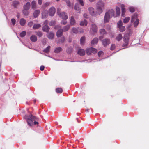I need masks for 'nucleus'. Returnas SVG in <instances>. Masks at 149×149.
Listing matches in <instances>:
<instances>
[{"instance_id":"nucleus-1","label":"nucleus","mask_w":149,"mask_h":149,"mask_svg":"<svg viewBox=\"0 0 149 149\" xmlns=\"http://www.w3.org/2000/svg\"><path fill=\"white\" fill-rule=\"evenodd\" d=\"M25 118L27 120L28 125L30 126H32L38 124V122L37 121L38 120V118L32 115H26Z\"/></svg>"},{"instance_id":"nucleus-2","label":"nucleus","mask_w":149,"mask_h":149,"mask_svg":"<svg viewBox=\"0 0 149 149\" xmlns=\"http://www.w3.org/2000/svg\"><path fill=\"white\" fill-rule=\"evenodd\" d=\"M96 7L98 15H100L105 9L104 3L102 0H99L96 3Z\"/></svg>"},{"instance_id":"nucleus-3","label":"nucleus","mask_w":149,"mask_h":149,"mask_svg":"<svg viewBox=\"0 0 149 149\" xmlns=\"http://www.w3.org/2000/svg\"><path fill=\"white\" fill-rule=\"evenodd\" d=\"M114 11L111 9L106 12L104 17V22H108L110 19L114 15Z\"/></svg>"},{"instance_id":"nucleus-4","label":"nucleus","mask_w":149,"mask_h":149,"mask_svg":"<svg viewBox=\"0 0 149 149\" xmlns=\"http://www.w3.org/2000/svg\"><path fill=\"white\" fill-rule=\"evenodd\" d=\"M86 52L88 55H90L91 53L95 54L97 53V50L95 48L91 47L90 48H87L86 49Z\"/></svg>"},{"instance_id":"nucleus-5","label":"nucleus","mask_w":149,"mask_h":149,"mask_svg":"<svg viewBox=\"0 0 149 149\" xmlns=\"http://www.w3.org/2000/svg\"><path fill=\"white\" fill-rule=\"evenodd\" d=\"M89 14L92 16H95L98 14V12L96 11L94 8L92 7H89L88 8Z\"/></svg>"},{"instance_id":"nucleus-6","label":"nucleus","mask_w":149,"mask_h":149,"mask_svg":"<svg viewBox=\"0 0 149 149\" xmlns=\"http://www.w3.org/2000/svg\"><path fill=\"white\" fill-rule=\"evenodd\" d=\"M117 26L119 30L121 32H123L125 29V27L122 25V22L120 20L118 22Z\"/></svg>"},{"instance_id":"nucleus-7","label":"nucleus","mask_w":149,"mask_h":149,"mask_svg":"<svg viewBox=\"0 0 149 149\" xmlns=\"http://www.w3.org/2000/svg\"><path fill=\"white\" fill-rule=\"evenodd\" d=\"M57 13L60 15V17H61L63 20H66L68 18V17L65 12L59 13L57 12Z\"/></svg>"},{"instance_id":"nucleus-8","label":"nucleus","mask_w":149,"mask_h":149,"mask_svg":"<svg viewBox=\"0 0 149 149\" xmlns=\"http://www.w3.org/2000/svg\"><path fill=\"white\" fill-rule=\"evenodd\" d=\"M97 26L96 24H93L91 25L90 28L91 31H92L94 33H96L97 32Z\"/></svg>"},{"instance_id":"nucleus-9","label":"nucleus","mask_w":149,"mask_h":149,"mask_svg":"<svg viewBox=\"0 0 149 149\" xmlns=\"http://www.w3.org/2000/svg\"><path fill=\"white\" fill-rule=\"evenodd\" d=\"M110 43V40L109 39L106 38L102 40V45L104 47H106Z\"/></svg>"},{"instance_id":"nucleus-10","label":"nucleus","mask_w":149,"mask_h":149,"mask_svg":"<svg viewBox=\"0 0 149 149\" xmlns=\"http://www.w3.org/2000/svg\"><path fill=\"white\" fill-rule=\"evenodd\" d=\"M123 40L125 43L123 44V47H126L127 46L128 44L129 38L128 36H125L123 37Z\"/></svg>"},{"instance_id":"nucleus-11","label":"nucleus","mask_w":149,"mask_h":149,"mask_svg":"<svg viewBox=\"0 0 149 149\" xmlns=\"http://www.w3.org/2000/svg\"><path fill=\"white\" fill-rule=\"evenodd\" d=\"M56 12V9L54 7H51L49 9V15L51 16H53Z\"/></svg>"},{"instance_id":"nucleus-12","label":"nucleus","mask_w":149,"mask_h":149,"mask_svg":"<svg viewBox=\"0 0 149 149\" xmlns=\"http://www.w3.org/2000/svg\"><path fill=\"white\" fill-rule=\"evenodd\" d=\"M76 24V22L74 17L72 16L70 18V25L71 26L74 25Z\"/></svg>"},{"instance_id":"nucleus-13","label":"nucleus","mask_w":149,"mask_h":149,"mask_svg":"<svg viewBox=\"0 0 149 149\" xmlns=\"http://www.w3.org/2000/svg\"><path fill=\"white\" fill-rule=\"evenodd\" d=\"M77 53L80 56H82L85 55V51L84 49H80L78 50Z\"/></svg>"},{"instance_id":"nucleus-14","label":"nucleus","mask_w":149,"mask_h":149,"mask_svg":"<svg viewBox=\"0 0 149 149\" xmlns=\"http://www.w3.org/2000/svg\"><path fill=\"white\" fill-rule=\"evenodd\" d=\"M74 9L78 13H79L80 11V8L79 4L78 3L76 4L74 6Z\"/></svg>"},{"instance_id":"nucleus-15","label":"nucleus","mask_w":149,"mask_h":149,"mask_svg":"<svg viewBox=\"0 0 149 149\" xmlns=\"http://www.w3.org/2000/svg\"><path fill=\"white\" fill-rule=\"evenodd\" d=\"M121 7L122 10L121 16L123 17H124L125 13V9L124 8V6L123 4L121 5Z\"/></svg>"},{"instance_id":"nucleus-16","label":"nucleus","mask_w":149,"mask_h":149,"mask_svg":"<svg viewBox=\"0 0 149 149\" xmlns=\"http://www.w3.org/2000/svg\"><path fill=\"white\" fill-rule=\"evenodd\" d=\"M49 27L47 25H45L42 28V29L44 31L48 32L49 30Z\"/></svg>"},{"instance_id":"nucleus-17","label":"nucleus","mask_w":149,"mask_h":149,"mask_svg":"<svg viewBox=\"0 0 149 149\" xmlns=\"http://www.w3.org/2000/svg\"><path fill=\"white\" fill-rule=\"evenodd\" d=\"M42 17L43 19L47 18L48 16L47 12V11H45L42 13Z\"/></svg>"},{"instance_id":"nucleus-18","label":"nucleus","mask_w":149,"mask_h":149,"mask_svg":"<svg viewBox=\"0 0 149 149\" xmlns=\"http://www.w3.org/2000/svg\"><path fill=\"white\" fill-rule=\"evenodd\" d=\"M63 32L62 29H59L56 32V36L57 37H61L62 35Z\"/></svg>"},{"instance_id":"nucleus-19","label":"nucleus","mask_w":149,"mask_h":149,"mask_svg":"<svg viewBox=\"0 0 149 149\" xmlns=\"http://www.w3.org/2000/svg\"><path fill=\"white\" fill-rule=\"evenodd\" d=\"M70 25L68 24L65 26L62 29L63 32H66L68 31L70 29Z\"/></svg>"},{"instance_id":"nucleus-20","label":"nucleus","mask_w":149,"mask_h":149,"mask_svg":"<svg viewBox=\"0 0 149 149\" xmlns=\"http://www.w3.org/2000/svg\"><path fill=\"white\" fill-rule=\"evenodd\" d=\"M20 24L21 26H24L26 23V20L24 18H21L20 20Z\"/></svg>"},{"instance_id":"nucleus-21","label":"nucleus","mask_w":149,"mask_h":149,"mask_svg":"<svg viewBox=\"0 0 149 149\" xmlns=\"http://www.w3.org/2000/svg\"><path fill=\"white\" fill-rule=\"evenodd\" d=\"M137 15L136 14H134L132 17V19L131 22H133L134 21H136V19H138L137 18Z\"/></svg>"},{"instance_id":"nucleus-22","label":"nucleus","mask_w":149,"mask_h":149,"mask_svg":"<svg viewBox=\"0 0 149 149\" xmlns=\"http://www.w3.org/2000/svg\"><path fill=\"white\" fill-rule=\"evenodd\" d=\"M40 11L38 10H36L34 12L33 15L34 18H36L38 17V15H39Z\"/></svg>"},{"instance_id":"nucleus-23","label":"nucleus","mask_w":149,"mask_h":149,"mask_svg":"<svg viewBox=\"0 0 149 149\" xmlns=\"http://www.w3.org/2000/svg\"><path fill=\"white\" fill-rule=\"evenodd\" d=\"M87 22L86 19L81 21L80 23V25L81 26H85L87 24Z\"/></svg>"},{"instance_id":"nucleus-24","label":"nucleus","mask_w":149,"mask_h":149,"mask_svg":"<svg viewBox=\"0 0 149 149\" xmlns=\"http://www.w3.org/2000/svg\"><path fill=\"white\" fill-rule=\"evenodd\" d=\"M47 36L49 39H52L54 37V34L52 32H50L47 34Z\"/></svg>"},{"instance_id":"nucleus-25","label":"nucleus","mask_w":149,"mask_h":149,"mask_svg":"<svg viewBox=\"0 0 149 149\" xmlns=\"http://www.w3.org/2000/svg\"><path fill=\"white\" fill-rule=\"evenodd\" d=\"M30 6V3L29 2H27L24 6V9L29 10Z\"/></svg>"},{"instance_id":"nucleus-26","label":"nucleus","mask_w":149,"mask_h":149,"mask_svg":"<svg viewBox=\"0 0 149 149\" xmlns=\"http://www.w3.org/2000/svg\"><path fill=\"white\" fill-rule=\"evenodd\" d=\"M99 32L101 35H104L106 34L107 32L105 30L103 29H101L99 30Z\"/></svg>"},{"instance_id":"nucleus-27","label":"nucleus","mask_w":149,"mask_h":149,"mask_svg":"<svg viewBox=\"0 0 149 149\" xmlns=\"http://www.w3.org/2000/svg\"><path fill=\"white\" fill-rule=\"evenodd\" d=\"M98 41V38H95L91 41V44L93 45L96 44L97 43Z\"/></svg>"},{"instance_id":"nucleus-28","label":"nucleus","mask_w":149,"mask_h":149,"mask_svg":"<svg viewBox=\"0 0 149 149\" xmlns=\"http://www.w3.org/2000/svg\"><path fill=\"white\" fill-rule=\"evenodd\" d=\"M31 41L33 42H35L37 41V38L36 36L35 35H32L30 38Z\"/></svg>"},{"instance_id":"nucleus-29","label":"nucleus","mask_w":149,"mask_h":149,"mask_svg":"<svg viewBox=\"0 0 149 149\" xmlns=\"http://www.w3.org/2000/svg\"><path fill=\"white\" fill-rule=\"evenodd\" d=\"M41 26L40 24H36L34 25L33 27V29H37Z\"/></svg>"},{"instance_id":"nucleus-30","label":"nucleus","mask_w":149,"mask_h":149,"mask_svg":"<svg viewBox=\"0 0 149 149\" xmlns=\"http://www.w3.org/2000/svg\"><path fill=\"white\" fill-rule=\"evenodd\" d=\"M122 38L121 34H120L116 36V39L118 41H120L122 39Z\"/></svg>"},{"instance_id":"nucleus-31","label":"nucleus","mask_w":149,"mask_h":149,"mask_svg":"<svg viewBox=\"0 0 149 149\" xmlns=\"http://www.w3.org/2000/svg\"><path fill=\"white\" fill-rule=\"evenodd\" d=\"M85 38L84 37H82L80 40V43L81 45H83L84 43Z\"/></svg>"},{"instance_id":"nucleus-32","label":"nucleus","mask_w":149,"mask_h":149,"mask_svg":"<svg viewBox=\"0 0 149 149\" xmlns=\"http://www.w3.org/2000/svg\"><path fill=\"white\" fill-rule=\"evenodd\" d=\"M78 28L73 27L72 29V32L74 33H77L78 32Z\"/></svg>"},{"instance_id":"nucleus-33","label":"nucleus","mask_w":149,"mask_h":149,"mask_svg":"<svg viewBox=\"0 0 149 149\" xmlns=\"http://www.w3.org/2000/svg\"><path fill=\"white\" fill-rule=\"evenodd\" d=\"M62 49L61 47H58L56 48L55 50L54 51V52L55 53H59L60 51H61L62 50Z\"/></svg>"},{"instance_id":"nucleus-34","label":"nucleus","mask_w":149,"mask_h":149,"mask_svg":"<svg viewBox=\"0 0 149 149\" xmlns=\"http://www.w3.org/2000/svg\"><path fill=\"white\" fill-rule=\"evenodd\" d=\"M139 22V19H136V20L134 22V27H136Z\"/></svg>"},{"instance_id":"nucleus-35","label":"nucleus","mask_w":149,"mask_h":149,"mask_svg":"<svg viewBox=\"0 0 149 149\" xmlns=\"http://www.w3.org/2000/svg\"><path fill=\"white\" fill-rule=\"evenodd\" d=\"M31 6L32 8L34 9L36 8V2L34 1H32L31 3Z\"/></svg>"},{"instance_id":"nucleus-36","label":"nucleus","mask_w":149,"mask_h":149,"mask_svg":"<svg viewBox=\"0 0 149 149\" xmlns=\"http://www.w3.org/2000/svg\"><path fill=\"white\" fill-rule=\"evenodd\" d=\"M130 19V18L129 17H126L123 19V22L126 23L128 22Z\"/></svg>"},{"instance_id":"nucleus-37","label":"nucleus","mask_w":149,"mask_h":149,"mask_svg":"<svg viewBox=\"0 0 149 149\" xmlns=\"http://www.w3.org/2000/svg\"><path fill=\"white\" fill-rule=\"evenodd\" d=\"M19 3V2L17 1H14L13 2V5L15 8H16L17 6L18 5Z\"/></svg>"},{"instance_id":"nucleus-38","label":"nucleus","mask_w":149,"mask_h":149,"mask_svg":"<svg viewBox=\"0 0 149 149\" xmlns=\"http://www.w3.org/2000/svg\"><path fill=\"white\" fill-rule=\"evenodd\" d=\"M116 13L117 15H119L120 14V9L118 7H116Z\"/></svg>"},{"instance_id":"nucleus-39","label":"nucleus","mask_w":149,"mask_h":149,"mask_svg":"<svg viewBox=\"0 0 149 149\" xmlns=\"http://www.w3.org/2000/svg\"><path fill=\"white\" fill-rule=\"evenodd\" d=\"M50 48V46H48L46 49L44 50L43 52L45 53L48 52L49 51Z\"/></svg>"},{"instance_id":"nucleus-40","label":"nucleus","mask_w":149,"mask_h":149,"mask_svg":"<svg viewBox=\"0 0 149 149\" xmlns=\"http://www.w3.org/2000/svg\"><path fill=\"white\" fill-rule=\"evenodd\" d=\"M56 91L57 93H61L63 91L62 88H58L56 89Z\"/></svg>"},{"instance_id":"nucleus-41","label":"nucleus","mask_w":149,"mask_h":149,"mask_svg":"<svg viewBox=\"0 0 149 149\" xmlns=\"http://www.w3.org/2000/svg\"><path fill=\"white\" fill-rule=\"evenodd\" d=\"M28 10L24 9L23 11V13L25 15H27L29 14V12L28 11Z\"/></svg>"},{"instance_id":"nucleus-42","label":"nucleus","mask_w":149,"mask_h":149,"mask_svg":"<svg viewBox=\"0 0 149 149\" xmlns=\"http://www.w3.org/2000/svg\"><path fill=\"white\" fill-rule=\"evenodd\" d=\"M26 33L25 31H23L20 33V35L21 37H24L25 36Z\"/></svg>"},{"instance_id":"nucleus-43","label":"nucleus","mask_w":149,"mask_h":149,"mask_svg":"<svg viewBox=\"0 0 149 149\" xmlns=\"http://www.w3.org/2000/svg\"><path fill=\"white\" fill-rule=\"evenodd\" d=\"M36 34L39 37H41L42 36V33L40 31L37 32H36Z\"/></svg>"},{"instance_id":"nucleus-44","label":"nucleus","mask_w":149,"mask_h":149,"mask_svg":"<svg viewBox=\"0 0 149 149\" xmlns=\"http://www.w3.org/2000/svg\"><path fill=\"white\" fill-rule=\"evenodd\" d=\"M130 11L131 12H133L135 11V9L134 7H131L129 8Z\"/></svg>"},{"instance_id":"nucleus-45","label":"nucleus","mask_w":149,"mask_h":149,"mask_svg":"<svg viewBox=\"0 0 149 149\" xmlns=\"http://www.w3.org/2000/svg\"><path fill=\"white\" fill-rule=\"evenodd\" d=\"M55 24V22L54 21H52L49 23V25L50 26H52Z\"/></svg>"},{"instance_id":"nucleus-46","label":"nucleus","mask_w":149,"mask_h":149,"mask_svg":"<svg viewBox=\"0 0 149 149\" xmlns=\"http://www.w3.org/2000/svg\"><path fill=\"white\" fill-rule=\"evenodd\" d=\"M49 4V2H46L42 5V7L44 8H45L47 6H48Z\"/></svg>"},{"instance_id":"nucleus-47","label":"nucleus","mask_w":149,"mask_h":149,"mask_svg":"<svg viewBox=\"0 0 149 149\" xmlns=\"http://www.w3.org/2000/svg\"><path fill=\"white\" fill-rule=\"evenodd\" d=\"M11 22L13 25H14L16 23V20L15 19L13 18L11 19Z\"/></svg>"},{"instance_id":"nucleus-48","label":"nucleus","mask_w":149,"mask_h":149,"mask_svg":"<svg viewBox=\"0 0 149 149\" xmlns=\"http://www.w3.org/2000/svg\"><path fill=\"white\" fill-rule=\"evenodd\" d=\"M67 23V21L65 20H62L61 21V23L62 24L65 25Z\"/></svg>"},{"instance_id":"nucleus-49","label":"nucleus","mask_w":149,"mask_h":149,"mask_svg":"<svg viewBox=\"0 0 149 149\" xmlns=\"http://www.w3.org/2000/svg\"><path fill=\"white\" fill-rule=\"evenodd\" d=\"M78 1L81 4V6H83L84 5V3L83 1V0H78Z\"/></svg>"},{"instance_id":"nucleus-50","label":"nucleus","mask_w":149,"mask_h":149,"mask_svg":"<svg viewBox=\"0 0 149 149\" xmlns=\"http://www.w3.org/2000/svg\"><path fill=\"white\" fill-rule=\"evenodd\" d=\"M72 51V48H68L67 50V52L69 53H70Z\"/></svg>"},{"instance_id":"nucleus-51","label":"nucleus","mask_w":149,"mask_h":149,"mask_svg":"<svg viewBox=\"0 0 149 149\" xmlns=\"http://www.w3.org/2000/svg\"><path fill=\"white\" fill-rule=\"evenodd\" d=\"M65 1L67 3V5L68 6H70V3L69 0H66Z\"/></svg>"},{"instance_id":"nucleus-52","label":"nucleus","mask_w":149,"mask_h":149,"mask_svg":"<svg viewBox=\"0 0 149 149\" xmlns=\"http://www.w3.org/2000/svg\"><path fill=\"white\" fill-rule=\"evenodd\" d=\"M33 24V23L32 21H30L28 23V25L30 27H31L32 26Z\"/></svg>"},{"instance_id":"nucleus-53","label":"nucleus","mask_w":149,"mask_h":149,"mask_svg":"<svg viewBox=\"0 0 149 149\" xmlns=\"http://www.w3.org/2000/svg\"><path fill=\"white\" fill-rule=\"evenodd\" d=\"M115 45L114 44H112L111 45V47H110V49L111 50H113L115 48Z\"/></svg>"},{"instance_id":"nucleus-54","label":"nucleus","mask_w":149,"mask_h":149,"mask_svg":"<svg viewBox=\"0 0 149 149\" xmlns=\"http://www.w3.org/2000/svg\"><path fill=\"white\" fill-rule=\"evenodd\" d=\"M61 28V26L60 25H57L56 26L54 27V28L55 29H59Z\"/></svg>"},{"instance_id":"nucleus-55","label":"nucleus","mask_w":149,"mask_h":149,"mask_svg":"<svg viewBox=\"0 0 149 149\" xmlns=\"http://www.w3.org/2000/svg\"><path fill=\"white\" fill-rule=\"evenodd\" d=\"M103 54V52L102 51H100L99 52H98V55L99 56V57H100L101 55L102 54Z\"/></svg>"},{"instance_id":"nucleus-56","label":"nucleus","mask_w":149,"mask_h":149,"mask_svg":"<svg viewBox=\"0 0 149 149\" xmlns=\"http://www.w3.org/2000/svg\"><path fill=\"white\" fill-rule=\"evenodd\" d=\"M45 67L44 66H41L40 67V70L41 71H43L44 70Z\"/></svg>"},{"instance_id":"nucleus-57","label":"nucleus","mask_w":149,"mask_h":149,"mask_svg":"<svg viewBox=\"0 0 149 149\" xmlns=\"http://www.w3.org/2000/svg\"><path fill=\"white\" fill-rule=\"evenodd\" d=\"M38 3L39 4L41 5L42 3V0H38Z\"/></svg>"},{"instance_id":"nucleus-58","label":"nucleus","mask_w":149,"mask_h":149,"mask_svg":"<svg viewBox=\"0 0 149 149\" xmlns=\"http://www.w3.org/2000/svg\"><path fill=\"white\" fill-rule=\"evenodd\" d=\"M65 40V38L64 37H63L61 40L59 42L60 43H62L64 42Z\"/></svg>"},{"instance_id":"nucleus-59","label":"nucleus","mask_w":149,"mask_h":149,"mask_svg":"<svg viewBox=\"0 0 149 149\" xmlns=\"http://www.w3.org/2000/svg\"><path fill=\"white\" fill-rule=\"evenodd\" d=\"M83 16L85 18H87L88 17V15L86 14H84L83 15Z\"/></svg>"},{"instance_id":"nucleus-60","label":"nucleus","mask_w":149,"mask_h":149,"mask_svg":"<svg viewBox=\"0 0 149 149\" xmlns=\"http://www.w3.org/2000/svg\"><path fill=\"white\" fill-rule=\"evenodd\" d=\"M42 42L44 44H45L46 43V41L45 39H44L42 41Z\"/></svg>"},{"instance_id":"nucleus-61","label":"nucleus","mask_w":149,"mask_h":149,"mask_svg":"<svg viewBox=\"0 0 149 149\" xmlns=\"http://www.w3.org/2000/svg\"><path fill=\"white\" fill-rule=\"evenodd\" d=\"M95 0H89V1L91 2H94L95 1Z\"/></svg>"},{"instance_id":"nucleus-62","label":"nucleus","mask_w":149,"mask_h":149,"mask_svg":"<svg viewBox=\"0 0 149 149\" xmlns=\"http://www.w3.org/2000/svg\"><path fill=\"white\" fill-rule=\"evenodd\" d=\"M17 18H19L20 17V15L19 14H18L17 15Z\"/></svg>"},{"instance_id":"nucleus-63","label":"nucleus","mask_w":149,"mask_h":149,"mask_svg":"<svg viewBox=\"0 0 149 149\" xmlns=\"http://www.w3.org/2000/svg\"><path fill=\"white\" fill-rule=\"evenodd\" d=\"M89 109H86V111H87V112H89Z\"/></svg>"},{"instance_id":"nucleus-64","label":"nucleus","mask_w":149,"mask_h":149,"mask_svg":"<svg viewBox=\"0 0 149 149\" xmlns=\"http://www.w3.org/2000/svg\"><path fill=\"white\" fill-rule=\"evenodd\" d=\"M102 38V37H100V40H101V38Z\"/></svg>"}]
</instances>
